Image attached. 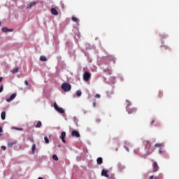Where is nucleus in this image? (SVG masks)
<instances>
[{"label": "nucleus", "mask_w": 179, "mask_h": 179, "mask_svg": "<svg viewBox=\"0 0 179 179\" xmlns=\"http://www.w3.org/2000/svg\"><path fill=\"white\" fill-rule=\"evenodd\" d=\"M9 31H13V29H8V32Z\"/></svg>", "instance_id": "36"}, {"label": "nucleus", "mask_w": 179, "mask_h": 179, "mask_svg": "<svg viewBox=\"0 0 179 179\" xmlns=\"http://www.w3.org/2000/svg\"><path fill=\"white\" fill-rule=\"evenodd\" d=\"M108 171L106 170V169H102L101 171V176L103 177H106V178H108V177H110V176L108 174Z\"/></svg>", "instance_id": "9"}, {"label": "nucleus", "mask_w": 179, "mask_h": 179, "mask_svg": "<svg viewBox=\"0 0 179 179\" xmlns=\"http://www.w3.org/2000/svg\"><path fill=\"white\" fill-rule=\"evenodd\" d=\"M92 77V74L89 73V71H85L83 74V80L85 82H88L89 79Z\"/></svg>", "instance_id": "4"}, {"label": "nucleus", "mask_w": 179, "mask_h": 179, "mask_svg": "<svg viewBox=\"0 0 179 179\" xmlns=\"http://www.w3.org/2000/svg\"><path fill=\"white\" fill-rule=\"evenodd\" d=\"M16 143H17V142L16 141H14L8 143L7 146H8V148H13L14 145H16Z\"/></svg>", "instance_id": "14"}, {"label": "nucleus", "mask_w": 179, "mask_h": 179, "mask_svg": "<svg viewBox=\"0 0 179 179\" xmlns=\"http://www.w3.org/2000/svg\"><path fill=\"white\" fill-rule=\"evenodd\" d=\"M158 97H159V99H162V97H163V91H159Z\"/></svg>", "instance_id": "19"}, {"label": "nucleus", "mask_w": 179, "mask_h": 179, "mask_svg": "<svg viewBox=\"0 0 179 179\" xmlns=\"http://www.w3.org/2000/svg\"><path fill=\"white\" fill-rule=\"evenodd\" d=\"M163 147V143H156L155 148H162Z\"/></svg>", "instance_id": "20"}, {"label": "nucleus", "mask_w": 179, "mask_h": 179, "mask_svg": "<svg viewBox=\"0 0 179 179\" xmlns=\"http://www.w3.org/2000/svg\"><path fill=\"white\" fill-rule=\"evenodd\" d=\"M41 125H43V124L41 123V121H38L36 125L35 126V127H36V128H41Z\"/></svg>", "instance_id": "17"}, {"label": "nucleus", "mask_w": 179, "mask_h": 179, "mask_svg": "<svg viewBox=\"0 0 179 179\" xmlns=\"http://www.w3.org/2000/svg\"><path fill=\"white\" fill-rule=\"evenodd\" d=\"M152 148H153V147L150 148V149H152Z\"/></svg>", "instance_id": "45"}, {"label": "nucleus", "mask_w": 179, "mask_h": 179, "mask_svg": "<svg viewBox=\"0 0 179 179\" xmlns=\"http://www.w3.org/2000/svg\"><path fill=\"white\" fill-rule=\"evenodd\" d=\"M118 150V148H116V152Z\"/></svg>", "instance_id": "44"}, {"label": "nucleus", "mask_w": 179, "mask_h": 179, "mask_svg": "<svg viewBox=\"0 0 179 179\" xmlns=\"http://www.w3.org/2000/svg\"><path fill=\"white\" fill-rule=\"evenodd\" d=\"M16 96H17L16 93L13 94L12 95H10L9 99H6V101L8 103H10V101H12V100H13V99H15L16 98Z\"/></svg>", "instance_id": "10"}, {"label": "nucleus", "mask_w": 179, "mask_h": 179, "mask_svg": "<svg viewBox=\"0 0 179 179\" xmlns=\"http://www.w3.org/2000/svg\"><path fill=\"white\" fill-rule=\"evenodd\" d=\"M76 96H78V97H80L82 96V92L80 90L77 91Z\"/></svg>", "instance_id": "21"}, {"label": "nucleus", "mask_w": 179, "mask_h": 179, "mask_svg": "<svg viewBox=\"0 0 179 179\" xmlns=\"http://www.w3.org/2000/svg\"><path fill=\"white\" fill-rule=\"evenodd\" d=\"M95 97H96V99H100L101 96H100V94H96L95 95Z\"/></svg>", "instance_id": "31"}, {"label": "nucleus", "mask_w": 179, "mask_h": 179, "mask_svg": "<svg viewBox=\"0 0 179 179\" xmlns=\"http://www.w3.org/2000/svg\"><path fill=\"white\" fill-rule=\"evenodd\" d=\"M52 159H53V160H55V162H58V156H57V155H52Z\"/></svg>", "instance_id": "22"}, {"label": "nucleus", "mask_w": 179, "mask_h": 179, "mask_svg": "<svg viewBox=\"0 0 179 179\" xmlns=\"http://www.w3.org/2000/svg\"><path fill=\"white\" fill-rule=\"evenodd\" d=\"M37 4L36 2L32 1L27 4V9H30L31 8H33V6H36Z\"/></svg>", "instance_id": "11"}, {"label": "nucleus", "mask_w": 179, "mask_h": 179, "mask_svg": "<svg viewBox=\"0 0 179 179\" xmlns=\"http://www.w3.org/2000/svg\"><path fill=\"white\" fill-rule=\"evenodd\" d=\"M1 120H5V118H6V113H5V111H3L1 113Z\"/></svg>", "instance_id": "16"}, {"label": "nucleus", "mask_w": 179, "mask_h": 179, "mask_svg": "<svg viewBox=\"0 0 179 179\" xmlns=\"http://www.w3.org/2000/svg\"><path fill=\"white\" fill-rule=\"evenodd\" d=\"M9 31V29H8L7 27H3L2 29V31H3V33H8Z\"/></svg>", "instance_id": "24"}, {"label": "nucleus", "mask_w": 179, "mask_h": 179, "mask_svg": "<svg viewBox=\"0 0 179 179\" xmlns=\"http://www.w3.org/2000/svg\"><path fill=\"white\" fill-rule=\"evenodd\" d=\"M54 108L56 110V111H58V113H60L61 114H64V113H65L64 108L58 107L57 103H54Z\"/></svg>", "instance_id": "5"}, {"label": "nucleus", "mask_w": 179, "mask_h": 179, "mask_svg": "<svg viewBox=\"0 0 179 179\" xmlns=\"http://www.w3.org/2000/svg\"><path fill=\"white\" fill-rule=\"evenodd\" d=\"M1 149H2V150H6V147L5 145H2Z\"/></svg>", "instance_id": "30"}, {"label": "nucleus", "mask_w": 179, "mask_h": 179, "mask_svg": "<svg viewBox=\"0 0 179 179\" xmlns=\"http://www.w3.org/2000/svg\"><path fill=\"white\" fill-rule=\"evenodd\" d=\"M2 127H0V134H1V132H2Z\"/></svg>", "instance_id": "39"}, {"label": "nucleus", "mask_w": 179, "mask_h": 179, "mask_svg": "<svg viewBox=\"0 0 179 179\" xmlns=\"http://www.w3.org/2000/svg\"><path fill=\"white\" fill-rule=\"evenodd\" d=\"M45 143H50V140L48 139V137L45 136L44 137Z\"/></svg>", "instance_id": "26"}, {"label": "nucleus", "mask_w": 179, "mask_h": 179, "mask_svg": "<svg viewBox=\"0 0 179 179\" xmlns=\"http://www.w3.org/2000/svg\"><path fill=\"white\" fill-rule=\"evenodd\" d=\"M38 179H43V178L42 177H39Z\"/></svg>", "instance_id": "42"}, {"label": "nucleus", "mask_w": 179, "mask_h": 179, "mask_svg": "<svg viewBox=\"0 0 179 179\" xmlns=\"http://www.w3.org/2000/svg\"><path fill=\"white\" fill-rule=\"evenodd\" d=\"M128 104L127 106V111L128 114H136L137 109L136 108H130L131 107V102L127 101Z\"/></svg>", "instance_id": "2"}, {"label": "nucleus", "mask_w": 179, "mask_h": 179, "mask_svg": "<svg viewBox=\"0 0 179 179\" xmlns=\"http://www.w3.org/2000/svg\"><path fill=\"white\" fill-rule=\"evenodd\" d=\"M24 84L26 85V86H29V82L27 80L24 81Z\"/></svg>", "instance_id": "33"}, {"label": "nucleus", "mask_w": 179, "mask_h": 179, "mask_svg": "<svg viewBox=\"0 0 179 179\" xmlns=\"http://www.w3.org/2000/svg\"><path fill=\"white\" fill-rule=\"evenodd\" d=\"M62 89L64 92H69V90L72 89V86H71V84L69 83H64L63 84H62Z\"/></svg>", "instance_id": "3"}, {"label": "nucleus", "mask_w": 179, "mask_h": 179, "mask_svg": "<svg viewBox=\"0 0 179 179\" xmlns=\"http://www.w3.org/2000/svg\"><path fill=\"white\" fill-rule=\"evenodd\" d=\"M66 136V133L65 131H62L61 133L60 139H62V141L63 143H66V141H65V137Z\"/></svg>", "instance_id": "8"}, {"label": "nucleus", "mask_w": 179, "mask_h": 179, "mask_svg": "<svg viewBox=\"0 0 179 179\" xmlns=\"http://www.w3.org/2000/svg\"><path fill=\"white\" fill-rule=\"evenodd\" d=\"M154 176H150L149 179H153Z\"/></svg>", "instance_id": "38"}, {"label": "nucleus", "mask_w": 179, "mask_h": 179, "mask_svg": "<svg viewBox=\"0 0 179 179\" xmlns=\"http://www.w3.org/2000/svg\"><path fill=\"white\" fill-rule=\"evenodd\" d=\"M40 59L41 61L45 62V61H47V57H45V56H41Z\"/></svg>", "instance_id": "23"}, {"label": "nucleus", "mask_w": 179, "mask_h": 179, "mask_svg": "<svg viewBox=\"0 0 179 179\" xmlns=\"http://www.w3.org/2000/svg\"><path fill=\"white\" fill-rule=\"evenodd\" d=\"M159 153L162 154V150H159Z\"/></svg>", "instance_id": "41"}, {"label": "nucleus", "mask_w": 179, "mask_h": 179, "mask_svg": "<svg viewBox=\"0 0 179 179\" xmlns=\"http://www.w3.org/2000/svg\"><path fill=\"white\" fill-rule=\"evenodd\" d=\"M50 10L52 15H54L55 16H57L58 11L57 10V9H55V8H52Z\"/></svg>", "instance_id": "13"}, {"label": "nucleus", "mask_w": 179, "mask_h": 179, "mask_svg": "<svg viewBox=\"0 0 179 179\" xmlns=\"http://www.w3.org/2000/svg\"><path fill=\"white\" fill-rule=\"evenodd\" d=\"M159 170V165L157 164V162H154L152 163V172L156 173Z\"/></svg>", "instance_id": "6"}, {"label": "nucleus", "mask_w": 179, "mask_h": 179, "mask_svg": "<svg viewBox=\"0 0 179 179\" xmlns=\"http://www.w3.org/2000/svg\"><path fill=\"white\" fill-rule=\"evenodd\" d=\"M0 26H1V22H0Z\"/></svg>", "instance_id": "46"}, {"label": "nucleus", "mask_w": 179, "mask_h": 179, "mask_svg": "<svg viewBox=\"0 0 179 179\" xmlns=\"http://www.w3.org/2000/svg\"><path fill=\"white\" fill-rule=\"evenodd\" d=\"M29 141H31V142H32V143H34V140L32 138H30Z\"/></svg>", "instance_id": "35"}, {"label": "nucleus", "mask_w": 179, "mask_h": 179, "mask_svg": "<svg viewBox=\"0 0 179 179\" xmlns=\"http://www.w3.org/2000/svg\"><path fill=\"white\" fill-rule=\"evenodd\" d=\"M19 131H22V129H17Z\"/></svg>", "instance_id": "43"}, {"label": "nucleus", "mask_w": 179, "mask_h": 179, "mask_svg": "<svg viewBox=\"0 0 179 179\" xmlns=\"http://www.w3.org/2000/svg\"><path fill=\"white\" fill-rule=\"evenodd\" d=\"M145 150H147V153H148V155H152V153L154 152L155 150V147H152V149H150V148L152 147V144L149 141H145Z\"/></svg>", "instance_id": "1"}, {"label": "nucleus", "mask_w": 179, "mask_h": 179, "mask_svg": "<svg viewBox=\"0 0 179 179\" xmlns=\"http://www.w3.org/2000/svg\"><path fill=\"white\" fill-rule=\"evenodd\" d=\"M97 164H103V158L101 157H98L96 159Z\"/></svg>", "instance_id": "15"}, {"label": "nucleus", "mask_w": 179, "mask_h": 179, "mask_svg": "<svg viewBox=\"0 0 179 179\" xmlns=\"http://www.w3.org/2000/svg\"><path fill=\"white\" fill-rule=\"evenodd\" d=\"M167 38V35L166 34L161 35V38Z\"/></svg>", "instance_id": "29"}, {"label": "nucleus", "mask_w": 179, "mask_h": 179, "mask_svg": "<svg viewBox=\"0 0 179 179\" xmlns=\"http://www.w3.org/2000/svg\"><path fill=\"white\" fill-rule=\"evenodd\" d=\"M71 19H72L73 22H78V18H76V17H72Z\"/></svg>", "instance_id": "27"}, {"label": "nucleus", "mask_w": 179, "mask_h": 179, "mask_svg": "<svg viewBox=\"0 0 179 179\" xmlns=\"http://www.w3.org/2000/svg\"><path fill=\"white\" fill-rule=\"evenodd\" d=\"M124 149H126L127 152H129V148L124 145Z\"/></svg>", "instance_id": "32"}, {"label": "nucleus", "mask_w": 179, "mask_h": 179, "mask_svg": "<svg viewBox=\"0 0 179 179\" xmlns=\"http://www.w3.org/2000/svg\"><path fill=\"white\" fill-rule=\"evenodd\" d=\"M153 124H155V120H152V121L151 122V125H153Z\"/></svg>", "instance_id": "37"}, {"label": "nucleus", "mask_w": 179, "mask_h": 179, "mask_svg": "<svg viewBox=\"0 0 179 179\" xmlns=\"http://www.w3.org/2000/svg\"><path fill=\"white\" fill-rule=\"evenodd\" d=\"M3 92V85H1L0 87V93H2Z\"/></svg>", "instance_id": "28"}, {"label": "nucleus", "mask_w": 179, "mask_h": 179, "mask_svg": "<svg viewBox=\"0 0 179 179\" xmlns=\"http://www.w3.org/2000/svg\"><path fill=\"white\" fill-rule=\"evenodd\" d=\"M71 136L75 138H80V134L76 130H73L71 132Z\"/></svg>", "instance_id": "7"}, {"label": "nucleus", "mask_w": 179, "mask_h": 179, "mask_svg": "<svg viewBox=\"0 0 179 179\" xmlns=\"http://www.w3.org/2000/svg\"><path fill=\"white\" fill-rule=\"evenodd\" d=\"M92 106H93V107H96V101H94Z\"/></svg>", "instance_id": "34"}, {"label": "nucleus", "mask_w": 179, "mask_h": 179, "mask_svg": "<svg viewBox=\"0 0 179 179\" xmlns=\"http://www.w3.org/2000/svg\"><path fill=\"white\" fill-rule=\"evenodd\" d=\"M31 149H32V153H33V155H34V152H36V144H34L32 145Z\"/></svg>", "instance_id": "25"}, {"label": "nucleus", "mask_w": 179, "mask_h": 179, "mask_svg": "<svg viewBox=\"0 0 179 179\" xmlns=\"http://www.w3.org/2000/svg\"><path fill=\"white\" fill-rule=\"evenodd\" d=\"M12 73H17L19 72V68H15L13 70H11Z\"/></svg>", "instance_id": "18"}, {"label": "nucleus", "mask_w": 179, "mask_h": 179, "mask_svg": "<svg viewBox=\"0 0 179 179\" xmlns=\"http://www.w3.org/2000/svg\"><path fill=\"white\" fill-rule=\"evenodd\" d=\"M2 77H0V82H2Z\"/></svg>", "instance_id": "40"}, {"label": "nucleus", "mask_w": 179, "mask_h": 179, "mask_svg": "<svg viewBox=\"0 0 179 179\" xmlns=\"http://www.w3.org/2000/svg\"><path fill=\"white\" fill-rule=\"evenodd\" d=\"M117 169L119 170V171H122V170H125V166L122 165V164L119 163L117 164Z\"/></svg>", "instance_id": "12"}]
</instances>
